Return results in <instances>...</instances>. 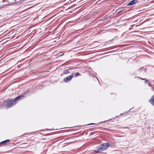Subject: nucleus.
Wrapping results in <instances>:
<instances>
[{
	"label": "nucleus",
	"mask_w": 154,
	"mask_h": 154,
	"mask_svg": "<svg viewBox=\"0 0 154 154\" xmlns=\"http://www.w3.org/2000/svg\"><path fill=\"white\" fill-rule=\"evenodd\" d=\"M109 146V143H103L101 145H99L97 147L96 150H94V152L95 153H99L107 149Z\"/></svg>",
	"instance_id": "nucleus-1"
},
{
	"label": "nucleus",
	"mask_w": 154,
	"mask_h": 154,
	"mask_svg": "<svg viewBox=\"0 0 154 154\" xmlns=\"http://www.w3.org/2000/svg\"><path fill=\"white\" fill-rule=\"evenodd\" d=\"M15 103L13 100L11 99L9 100H6L5 101L4 104L6 107L7 108H9L12 106Z\"/></svg>",
	"instance_id": "nucleus-2"
},
{
	"label": "nucleus",
	"mask_w": 154,
	"mask_h": 154,
	"mask_svg": "<svg viewBox=\"0 0 154 154\" xmlns=\"http://www.w3.org/2000/svg\"><path fill=\"white\" fill-rule=\"evenodd\" d=\"M73 77V75H71L67 77L65 79H64V81L67 82L70 81Z\"/></svg>",
	"instance_id": "nucleus-3"
},
{
	"label": "nucleus",
	"mask_w": 154,
	"mask_h": 154,
	"mask_svg": "<svg viewBox=\"0 0 154 154\" xmlns=\"http://www.w3.org/2000/svg\"><path fill=\"white\" fill-rule=\"evenodd\" d=\"M137 2V0H133L130 2L128 4L127 6H130L136 4Z\"/></svg>",
	"instance_id": "nucleus-4"
},
{
	"label": "nucleus",
	"mask_w": 154,
	"mask_h": 154,
	"mask_svg": "<svg viewBox=\"0 0 154 154\" xmlns=\"http://www.w3.org/2000/svg\"><path fill=\"white\" fill-rule=\"evenodd\" d=\"M24 97V96H23L20 95V96H18L17 97H16V98H15L14 99V100H14V103H15V101H18L19 100H20L21 99H22Z\"/></svg>",
	"instance_id": "nucleus-5"
},
{
	"label": "nucleus",
	"mask_w": 154,
	"mask_h": 154,
	"mask_svg": "<svg viewBox=\"0 0 154 154\" xmlns=\"http://www.w3.org/2000/svg\"><path fill=\"white\" fill-rule=\"evenodd\" d=\"M10 140L9 139L6 140L4 141L0 142V145H5L7 143L9 142Z\"/></svg>",
	"instance_id": "nucleus-6"
},
{
	"label": "nucleus",
	"mask_w": 154,
	"mask_h": 154,
	"mask_svg": "<svg viewBox=\"0 0 154 154\" xmlns=\"http://www.w3.org/2000/svg\"><path fill=\"white\" fill-rule=\"evenodd\" d=\"M149 102L152 105L154 106V95H153L151 99L149 100Z\"/></svg>",
	"instance_id": "nucleus-7"
},
{
	"label": "nucleus",
	"mask_w": 154,
	"mask_h": 154,
	"mask_svg": "<svg viewBox=\"0 0 154 154\" xmlns=\"http://www.w3.org/2000/svg\"><path fill=\"white\" fill-rule=\"evenodd\" d=\"M70 70V69H68V70H66L63 74H67L69 73L70 72L69 70Z\"/></svg>",
	"instance_id": "nucleus-8"
},
{
	"label": "nucleus",
	"mask_w": 154,
	"mask_h": 154,
	"mask_svg": "<svg viewBox=\"0 0 154 154\" xmlns=\"http://www.w3.org/2000/svg\"><path fill=\"white\" fill-rule=\"evenodd\" d=\"M143 67H142L140 68V69H139V71L140 72L141 71V70H143V71H145L146 70V69H143Z\"/></svg>",
	"instance_id": "nucleus-9"
},
{
	"label": "nucleus",
	"mask_w": 154,
	"mask_h": 154,
	"mask_svg": "<svg viewBox=\"0 0 154 154\" xmlns=\"http://www.w3.org/2000/svg\"><path fill=\"white\" fill-rule=\"evenodd\" d=\"M124 10V9H122L121 10H118L117 11H118L117 12V13H121L122 12H123Z\"/></svg>",
	"instance_id": "nucleus-10"
},
{
	"label": "nucleus",
	"mask_w": 154,
	"mask_h": 154,
	"mask_svg": "<svg viewBox=\"0 0 154 154\" xmlns=\"http://www.w3.org/2000/svg\"><path fill=\"white\" fill-rule=\"evenodd\" d=\"M80 75V74L78 72H76V73L75 75V76H78V75Z\"/></svg>",
	"instance_id": "nucleus-11"
},
{
	"label": "nucleus",
	"mask_w": 154,
	"mask_h": 154,
	"mask_svg": "<svg viewBox=\"0 0 154 154\" xmlns=\"http://www.w3.org/2000/svg\"><path fill=\"white\" fill-rule=\"evenodd\" d=\"M140 79L142 80H144L145 81H148V80H146L145 78L143 79L141 78H140Z\"/></svg>",
	"instance_id": "nucleus-12"
},
{
	"label": "nucleus",
	"mask_w": 154,
	"mask_h": 154,
	"mask_svg": "<svg viewBox=\"0 0 154 154\" xmlns=\"http://www.w3.org/2000/svg\"><path fill=\"white\" fill-rule=\"evenodd\" d=\"M95 123H90V124H88V125H95Z\"/></svg>",
	"instance_id": "nucleus-13"
},
{
	"label": "nucleus",
	"mask_w": 154,
	"mask_h": 154,
	"mask_svg": "<svg viewBox=\"0 0 154 154\" xmlns=\"http://www.w3.org/2000/svg\"><path fill=\"white\" fill-rule=\"evenodd\" d=\"M148 85H149V87H150V86H151V84H149H149Z\"/></svg>",
	"instance_id": "nucleus-14"
},
{
	"label": "nucleus",
	"mask_w": 154,
	"mask_h": 154,
	"mask_svg": "<svg viewBox=\"0 0 154 154\" xmlns=\"http://www.w3.org/2000/svg\"><path fill=\"white\" fill-rule=\"evenodd\" d=\"M146 82H147V81H145V84H146ZM147 82H148V81H147Z\"/></svg>",
	"instance_id": "nucleus-15"
}]
</instances>
